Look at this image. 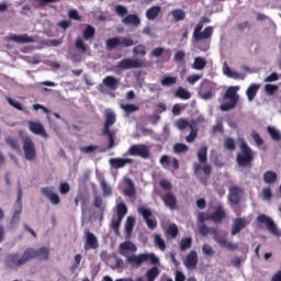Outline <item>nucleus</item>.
I'll return each instance as SVG.
<instances>
[{"label": "nucleus", "instance_id": "52", "mask_svg": "<svg viewBox=\"0 0 281 281\" xmlns=\"http://www.w3.org/2000/svg\"><path fill=\"white\" fill-rule=\"evenodd\" d=\"M267 131L271 136V138L274 139V142H280L281 135H280V132H278V130H276L274 127L268 126Z\"/></svg>", "mask_w": 281, "mask_h": 281}, {"label": "nucleus", "instance_id": "51", "mask_svg": "<svg viewBox=\"0 0 281 281\" xmlns=\"http://www.w3.org/2000/svg\"><path fill=\"white\" fill-rule=\"evenodd\" d=\"M193 69L201 71V69H205V59L201 57H196L193 63Z\"/></svg>", "mask_w": 281, "mask_h": 281}, {"label": "nucleus", "instance_id": "45", "mask_svg": "<svg viewBox=\"0 0 281 281\" xmlns=\"http://www.w3.org/2000/svg\"><path fill=\"white\" fill-rule=\"evenodd\" d=\"M167 236H170V238H177V236H179V228L177 227V224H171L168 226Z\"/></svg>", "mask_w": 281, "mask_h": 281}, {"label": "nucleus", "instance_id": "39", "mask_svg": "<svg viewBox=\"0 0 281 281\" xmlns=\"http://www.w3.org/2000/svg\"><path fill=\"white\" fill-rule=\"evenodd\" d=\"M192 247V237H186L180 240V251H187Z\"/></svg>", "mask_w": 281, "mask_h": 281}, {"label": "nucleus", "instance_id": "55", "mask_svg": "<svg viewBox=\"0 0 281 281\" xmlns=\"http://www.w3.org/2000/svg\"><path fill=\"white\" fill-rule=\"evenodd\" d=\"M134 55L135 56H142L144 57L146 55V46L145 45H137L136 47L133 48Z\"/></svg>", "mask_w": 281, "mask_h": 281}, {"label": "nucleus", "instance_id": "36", "mask_svg": "<svg viewBox=\"0 0 281 281\" xmlns=\"http://www.w3.org/2000/svg\"><path fill=\"white\" fill-rule=\"evenodd\" d=\"M127 213H128V209L126 207V204H124L123 202H120L116 205V216H117V218L124 220V216H126Z\"/></svg>", "mask_w": 281, "mask_h": 281}, {"label": "nucleus", "instance_id": "21", "mask_svg": "<svg viewBox=\"0 0 281 281\" xmlns=\"http://www.w3.org/2000/svg\"><path fill=\"white\" fill-rule=\"evenodd\" d=\"M116 119H115V113L114 112H105V122L103 126V133H109L111 132V126L115 124Z\"/></svg>", "mask_w": 281, "mask_h": 281}, {"label": "nucleus", "instance_id": "6", "mask_svg": "<svg viewBox=\"0 0 281 281\" xmlns=\"http://www.w3.org/2000/svg\"><path fill=\"white\" fill-rule=\"evenodd\" d=\"M128 155L132 157H142L143 159H148L150 157V149L144 144L132 145L128 149Z\"/></svg>", "mask_w": 281, "mask_h": 281}, {"label": "nucleus", "instance_id": "9", "mask_svg": "<svg viewBox=\"0 0 281 281\" xmlns=\"http://www.w3.org/2000/svg\"><path fill=\"white\" fill-rule=\"evenodd\" d=\"M199 95L202 100H212V98H214V83L204 80L202 82Z\"/></svg>", "mask_w": 281, "mask_h": 281}, {"label": "nucleus", "instance_id": "49", "mask_svg": "<svg viewBox=\"0 0 281 281\" xmlns=\"http://www.w3.org/2000/svg\"><path fill=\"white\" fill-rule=\"evenodd\" d=\"M122 221L123 220H120V217L111 221V228L113 229L116 236H120V225H122Z\"/></svg>", "mask_w": 281, "mask_h": 281}, {"label": "nucleus", "instance_id": "35", "mask_svg": "<svg viewBox=\"0 0 281 281\" xmlns=\"http://www.w3.org/2000/svg\"><path fill=\"white\" fill-rule=\"evenodd\" d=\"M159 278V268L157 267H151L146 271V279L147 281H155Z\"/></svg>", "mask_w": 281, "mask_h": 281}, {"label": "nucleus", "instance_id": "4", "mask_svg": "<svg viewBox=\"0 0 281 281\" xmlns=\"http://www.w3.org/2000/svg\"><path fill=\"white\" fill-rule=\"evenodd\" d=\"M126 261L130 265L142 267L144 262H150V265H159V258L154 252H144L139 255L126 256Z\"/></svg>", "mask_w": 281, "mask_h": 281}, {"label": "nucleus", "instance_id": "61", "mask_svg": "<svg viewBox=\"0 0 281 281\" xmlns=\"http://www.w3.org/2000/svg\"><path fill=\"white\" fill-rule=\"evenodd\" d=\"M103 200L102 196L97 195L94 196V207L98 210H101V212H104V206H102Z\"/></svg>", "mask_w": 281, "mask_h": 281}, {"label": "nucleus", "instance_id": "41", "mask_svg": "<svg viewBox=\"0 0 281 281\" xmlns=\"http://www.w3.org/2000/svg\"><path fill=\"white\" fill-rule=\"evenodd\" d=\"M172 18L175 21H184L186 20V11L181 9H175L171 11Z\"/></svg>", "mask_w": 281, "mask_h": 281}, {"label": "nucleus", "instance_id": "14", "mask_svg": "<svg viewBox=\"0 0 281 281\" xmlns=\"http://www.w3.org/2000/svg\"><path fill=\"white\" fill-rule=\"evenodd\" d=\"M249 225V222L245 217H237L234 220L231 234L232 236H236V234H240L245 227Z\"/></svg>", "mask_w": 281, "mask_h": 281}, {"label": "nucleus", "instance_id": "32", "mask_svg": "<svg viewBox=\"0 0 281 281\" xmlns=\"http://www.w3.org/2000/svg\"><path fill=\"white\" fill-rule=\"evenodd\" d=\"M175 97L179 98L180 100H190L192 98V93L186 90L183 87H178L175 91Z\"/></svg>", "mask_w": 281, "mask_h": 281}, {"label": "nucleus", "instance_id": "50", "mask_svg": "<svg viewBox=\"0 0 281 281\" xmlns=\"http://www.w3.org/2000/svg\"><path fill=\"white\" fill-rule=\"evenodd\" d=\"M103 135L109 139L108 148H113L115 146V132H103Z\"/></svg>", "mask_w": 281, "mask_h": 281}, {"label": "nucleus", "instance_id": "10", "mask_svg": "<svg viewBox=\"0 0 281 281\" xmlns=\"http://www.w3.org/2000/svg\"><path fill=\"white\" fill-rule=\"evenodd\" d=\"M119 69H139L144 67V61L139 59L125 58L117 64Z\"/></svg>", "mask_w": 281, "mask_h": 281}, {"label": "nucleus", "instance_id": "34", "mask_svg": "<svg viewBox=\"0 0 281 281\" xmlns=\"http://www.w3.org/2000/svg\"><path fill=\"white\" fill-rule=\"evenodd\" d=\"M198 159L200 164H207V146L203 145L199 148Z\"/></svg>", "mask_w": 281, "mask_h": 281}, {"label": "nucleus", "instance_id": "25", "mask_svg": "<svg viewBox=\"0 0 281 281\" xmlns=\"http://www.w3.org/2000/svg\"><path fill=\"white\" fill-rule=\"evenodd\" d=\"M201 170H202L203 175H205V177H210L212 175V166L204 165L203 167H201V164L193 162L194 175H199V172H201Z\"/></svg>", "mask_w": 281, "mask_h": 281}, {"label": "nucleus", "instance_id": "18", "mask_svg": "<svg viewBox=\"0 0 281 281\" xmlns=\"http://www.w3.org/2000/svg\"><path fill=\"white\" fill-rule=\"evenodd\" d=\"M199 262V255L196 254L195 250H191L184 260V265L187 269H195L196 265Z\"/></svg>", "mask_w": 281, "mask_h": 281}, {"label": "nucleus", "instance_id": "58", "mask_svg": "<svg viewBox=\"0 0 281 281\" xmlns=\"http://www.w3.org/2000/svg\"><path fill=\"white\" fill-rule=\"evenodd\" d=\"M261 196L263 201H271V196H272L271 188L269 187L263 188L261 191Z\"/></svg>", "mask_w": 281, "mask_h": 281}, {"label": "nucleus", "instance_id": "1", "mask_svg": "<svg viewBox=\"0 0 281 281\" xmlns=\"http://www.w3.org/2000/svg\"><path fill=\"white\" fill-rule=\"evenodd\" d=\"M239 148L240 151L236 156L237 166H239V168H251V164H254V159H256L254 150L245 140L239 144Z\"/></svg>", "mask_w": 281, "mask_h": 281}, {"label": "nucleus", "instance_id": "16", "mask_svg": "<svg viewBox=\"0 0 281 281\" xmlns=\"http://www.w3.org/2000/svg\"><path fill=\"white\" fill-rule=\"evenodd\" d=\"M243 190L238 188L237 186H232L229 188V193H228V201L233 203V205H238L240 203V193Z\"/></svg>", "mask_w": 281, "mask_h": 281}, {"label": "nucleus", "instance_id": "64", "mask_svg": "<svg viewBox=\"0 0 281 281\" xmlns=\"http://www.w3.org/2000/svg\"><path fill=\"white\" fill-rule=\"evenodd\" d=\"M69 190H71V188L69 187V183L61 182L59 184V192H60V194H68Z\"/></svg>", "mask_w": 281, "mask_h": 281}, {"label": "nucleus", "instance_id": "5", "mask_svg": "<svg viewBox=\"0 0 281 281\" xmlns=\"http://www.w3.org/2000/svg\"><path fill=\"white\" fill-rule=\"evenodd\" d=\"M23 151L26 161H34V159H36V147L34 146V140H32V138H23Z\"/></svg>", "mask_w": 281, "mask_h": 281}, {"label": "nucleus", "instance_id": "57", "mask_svg": "<svg viewBox=\"0 0 281 281\" xmlns=\"http://www.w3.org/2000/svg\"><path fill=\"white\" fill-rule=\"evenodd\" d=\"M108 49H114L117 45H121L119 37H113L106 41Z\"/></svg>", "mask_w": 281, "mask_h": 281}, {"label": "nucleus", "instance_id": "7", "mask_svg": "<svg viewBox=\"0 0 281 281\" xmlns=\"http://www.w3.org/2000/svg\"><path fill=\"white\" fill-rule=\"evenodd\" d=\"M26 252H29V260H34L38 258L40 260H49V248L42 247L35 249L33 247L26 248Z\"/></svg>", "mask_w": 281, "mask_h": 281}, {"label": "nucleus", "instance_id": "11", "mask_svg": "<svg viewBox=\"0 0 281 281\" xmlns=\"http://www.w3.org/2000/svg\"><path fill=\"white\" fill-rule=\"evenodd\" d=\"M41 192L48 199L52 205H60V196L54 192V187H44L41 189Z\"/></svg>", "mask_w": 281, "mask_h": 281}, {"label": "nucleus", "instance_id": "40", "mask_svg": "<svg viewBox=\"0 0 281 281\" xmlns=\"http://www.w3.org/2000/svg\"><path fill=\"white\" fill-rule=\"evenodd\" d=\"M160 85L162 87H172V85H177V77L166 76L161 79Z\"/></svg>", "mask_w": 281, "mask_h": 281}, {"label": "nucleus", "instance_id": "27", "mask_svg": "<svg viewBox=\"0 0 281 281\" xmlns=\"http://www.w3.org/2000/svg\"><path fill=\"white\" fill-rule=\"evenodd\" d=\"M103 85L108 89H111L112 91H115L117 89V85H120V79H117L113 76H106L103 79Z\"/></svg>", "mask_w": 281, "mask_h": 281}, {"label": "nucleus", "instance_id": "19", "mask_svg": "<svg viewBox=\"0 0 281 281\" xmlns=\"http://www.w3.org/2000/svg\"><path fill=\"white\" fill-rule=\"evenodd\" d=\"M203 22H199L193 31V36H212L214 34V27L206 26L203 32Z\"/></svg>", "mask_w": 281, "mask_h": 281}, {"label": "nucleus", "instance_id": "23", "mask_svg": "<svg viewBox=\"0 0 281 281\" xmlns=\"http://www.w3.org/2000/svg\"><path fill=\"white\" fill-rule=\"evenodd\" d=\"M226 213L225 210L223 209V206L218 205L214 213L210 216L211 221H213V223H223V220L225 218Z\"/></svg>", "mask_w": 281, "mask_h": 281}, {"label": "nucleus", "instance_id": "31", "mask_svg": "<svg viewBox=\"0 0 281 281\" xmlns=\"http://www.w3.org/2000/svg\"><path fill=\"white\" fill-rule=\"evenodd\" d=\"M5 41L8 43H10V41H12L13 43H34V37H30V36H8L5 37Z\"/></svg>", "mask_w": 281, "mask_h": 281}, {"label": "nucleus", "instance_id": "37", "mask_svg": "<svg viewBox=\"0 0 281 281\" xmlns=\"http://www.w3.org/2000/svg\"><path fill=\"white\" fill-rule=\"evenodd\" d=\"M154 243H155L156 247H158V249H160V251H166V241L164 240V238H161V235L155 234Z\"/></svg>", "mask_w": 281, "mask_h": 281}, {"label": "nucleus", "instance_id": "24", "mask_svg": "<svg viewBox=\"0 0 281 281\" xmlns=\"http://www.w3.org/2000/svg\"><path fill=\"white\" fill-rule=\"evenodd\" d=\"M161 200L168 209L175 210V207H177V196H175V194L167 193L161 196Z\"/></svg>", "mask_w": 281, "mask_h": 281}, {"label": "nucleus", "instance_id": "12", "mask_svg": "<svg viewBox=\"0 0 281 281\" xmlns=\"http://www.w3.org/2000/svg\"><path fill=\"white\" fill-rule=\"evenodd\" d=\"M138 214L143 216L144 221L147 224L148 229H155L157 227V221L151 220L150 216H153V212L144 206L138 207Z\"/></svg>", "mask_w": 281, "mask_h": 281}, {"label": "nucleus", "instance_id": "15", "mask_svg": "<svg viewBox=\"0 0 281 281\" xmlns=\"http://www.w3.org/2000/svg\"><path fill=\"white\" fill-rule=\"evenodd\" d=\"M99 247L100 244L98 243V237L93 233L87 231L85 244L86 251H89V249H98Z\"/></svg>", "mask_w": 281, "mask_h": 281}, {"label": "nucleus", "instance_id": "13", "mask_svg": "<svg viewBox=\"0 0 281 281\" xmlns=\"http://www.w3.org/2000/svg\"><path fill=\"white\" fill-rule=\"evenodd\" d=\"M29 131H31L33 135H41V137H45V139L48 137L45 126H43V123L38 121H29Z\"/></svg>", "mask_w": 281, "mask_h": 281}, {"label": "nucleus", "instance_id": "63", "mask_svg": "<svg viewBox=\"0 0 281 281\" xmlns=\"http://www.w3.org/2000/svg\"><path fill=\"white\" fill-rule=\"evenodd\" d=\"M265 89L268 95H273V93L278 91V86L268 83L266 85Z\"/></svg>", "mask_w": 281, "mask_h": 281}, {"label": "nucleus", "instance_id": "46", "mask_svg": "<svg viewBox=\"0 0 281 281\" xmlns=\"http://www.w3.org/2000/svg\"><path fill=\"white\" fill-rule=\"evenodd\" d=\"M224 147L226 148V150H231L232 153L236 150V142L234 140V138L227 137L224 140Z\"/></svg>", "mask_w": 281, "mask_h": 281}, {"label": "nucleus", "instance_id": "59", "mask_svg": "<svg viewBox=\"0 0 281 281\" xmlns=\"http://www.w3.org/2000/svg\"><path fill=\"white\" fill-rule=\"evenodd\" d=\"M115 12L119 14V16H126V14H128V9L122 4H117L115 7Z\"/></svg>", "mask_w": 281, "mask_h": 281}, {"label": "nucleus", "instance_id": "47", "mask_svg": "<svg viewBox=\"0 0 281 281\" xmlns=\"http://www.w3.org/2000/svg\"><path fill=\"white\" fill-rule=\"evenodd\" d=\"M176 126L179 131H186V128H190V126H194V124H190L186 119H180L177 121Z\"/></svg>", "mask_w": 281, "mask_h": 281}, {"label": "nucleus", "instance_id": "20", "mask_svg": "<svg viewBox=\"0 0 281 281\" xmlns=\"http://www.w3.org/2000/svg\"><path fill=\"white\" fill-rule=\"evenodd\" d=\"M109 164L111 168H114V170H120V168H124L126 164H133V159L131 158H111L109 160Z\"/></svg>", "mask_w": 281, "mask_h": 281}, {"label": "nucleus", "instance_id": "33", "mask_svg": "<svg viewBox=\"0 0 281 281\" xmlns=\"http://www.w3.org/2000/svg\"><path fill=\"white\" fill-rule=\"evenodd\" d=\"M258 89H260V86L256 85V83H252L247 88L246 94H247V98H248L249 102H252V100L256 99V95L258 93Z\"/></svg>", "mask_w": 281, "mask_h": 281}, {"label": "nucleus", "instance_id": "3", "mask_svg": "<svg viewBox=\"0 0 281 281\" xmlns=\"http://www.w3.org/2000/svg\"><path fill=\"white\" fill-rule=\"evenodd\" d=\"M238 89H240L238 86L229 87L224 95L223 100L228 102L222 103L220 105L221 111H232L233 109H236V105L238 104V100H240V97L238 95Z\"/></svg>", "mask_w": 281, "mask_h": 281}, {"label": "nucleus", "instance_id": "17", "mask_svg": "<svg viewBox=\"0 0 281 281\" xmlns=\"http://www.w3.org/2000/svg\"><path fill=\"white\" fill-rule=\"evenodd\" d=\"M215 241L220 247H223V249H227L228 251H237L238 249V244L228 241L225 237H215Z\"/></svg>", "mask_w": 281, "mask_h": 281}, {"label": "nucleus", "instance_id": "53", "mask_svg": "<svg viewBox=\"0 0 281 281\" xmlns=\"http://www.w3.org/2000/svg\"><path fill=\"white\" fill-rule=\"evenodd\" d=\"M173 153L179 155L180 153H188V145L183 143H177L173 145Z\"/></svg>", "mask_w": 281, "mask_h": 281}, {"label": "nucleus", "instance_id": "22", "mask_svg": "<svg viewBox=\"0 0 281 281\" xmlns=\"http://www.w3.org/2000/svg\"><path fill=\"white\" fill-rule=\"evenodd\" d=\"M119 251L121 256H126V251H132V254H135V251H137V246H135V244L132 241H124L120 244Z\"/></svg>", "mask_w": 281, "mask_h": 281}, {"label": "nucleus", "instance_id": "42", "mask_svg": "<svg viewBox=\"0 0 281 281\" xmlns=\"http://www.w3.org/2000/svg\"><path fill=\"white\" fill-rule=\"evenodd\" d=\"M121 109H123L127 115H131V113H135V111H138L139 106L135 104L126 103V104H121Z\"/></svg>", "mask_w": 281, "mask_h": 281}, {"label": "nucleus", "instance_id": "26", "mask_svg": "<svg viewBox=\"0 0 281 281\" xmlns=\"http://www.w3.org/2000/svg\"><path fill=\"white\" fill-rule=\"evenodd\" d=\"M124 183L127 184V188L123 190V193L130 199L133 198L136 194L135 183L130 178H124Z\"/></svg>", "mask_w": 281, "mask_h": 281}, {"label": "nucleus", "instance_id": "28", "mask_svg": "<svg viewBox=\"0 0 281 281\" xmlns=\"http://www.w3.org/2000/svg\"><path fill=\"white\" fill-rule=\"evenodd\" d=\"M159 14H161V7L153 5L146 11V19L147 21H155Z\"/></svg>", "mask_w": 281, "mask_h": 281}, {"label": "nucleus", "instance_id": "8", "mask_svg": "<svg viewBox=\"0 0 281 281\" xmlns=\"http://www.w3.org/2000/svg\"><path fill=\"white\" fill-rule=\"evenodd\" d=\"M257 223L259 225H265L268 229V232H270V234H273L274 236H278V226H276V222H273V220H271V217L267 216L266 214H259L257 216Z\"/></svg>", "mask_w": 281, "mask_h": 281}, {"label": "nucleus", "instance_id": "2", "mask_svg": "<svg viewBox=\"0 0 281 281\" xmlns=\"http://www.w3.org/2000/svg\"><path fill=\"white\" fill-rule=\"evenodd\" d=\"M30 252H27V249L24 250V252L21 255L19 252H12L7 255L4 259V266L7 269H12L13 271H18L23 267V265H27L30 262Z\"/></svg>", "mask_w": 281, "mask_h": 281}, {"label": "nucleus", "instance_id": "43", "mask_svg": "<svg viewBox=\"0 0 281 281\" xmlns=\"http://www.w3.org/2000/svg\"><path fill=\"white\" fill-rule=\"evenodd\" d=\"M135 227V217L128 216L125 223L126 234H133V228Z\"/></svg>", "mask_w": 281, "mask_h": 281}, {"label": "nucleus", "instance_id": "62", "mask_svg": "<svg viewBox=\"0 0 281 281\" xmlns=\"http://www.w3.org/2000/svg\"><path fill=\"white\" fill-rule=\"evenodd\" d=\"M202 251L205 256H214V249L209 244L203 245Z\"/></svg>", "mask_w": 281, "mask_h": 281}, {"label": "nucleus", "instance_id": "54", "mask_svg": "<svg viewBox=\"0 0 281 281\" xmlns=\"http://www.w3.org/2000/svg\"><path fill=\"white\" fill-rule=\"evenodd\" d=\"M5 100L11 106H13V109H16L18 111H23V104H21L19 101L13 100L10 97H7Z\"/></svg>", "mask_w": 281, "mask_h": 281}, {"label": "nucleus", "instance_id": "56", "mask_svg": "<svg viewBox=\"0 0 281 281\" xmlns=\"http://www.w3.org/2000/svg\"><path fill=\"white\" fill-rule=\"evenodd\" d=\"M250 137L254 138V142L255 144H257V146H262L265 144V140L262 139V137H260V134L256 131L251 132Z\"/></svg>", "mask_w": 281, "mask_h": 281}, {"label": "nucleus", "instance_id": "44", "mask_svg": "<svg viewBox=\"0 0 281 281\" xmlns=\"http://www.w3.org/2000/svg\"><path fill=\"white\" fill-rule=\"evenodd\" d=\"M190 134L186 137V140L189 143L194 142L196 139V135L199 134V128H196V125H190Z\"/></svg>", "mask_w": 281, "mask_h": 281}, {"label": "nucleus", "instance_id": "29", "mask_svg": "<svg viewBox=\"0 0 281 281\" xmlns=\"http://www.w3.org/2000/svg\"><path fill=\"white\" fill-rule=\"evenodd\" d=\"M122 23L124 25H134L137 27L142 23V20H139V16L135 14H128L122 20Z\"/></svg>", "mask_w": 281, "mask_h": 281}, {"label": "nucleus", "instance_id": "60", "mask_svg": "<svg viewBox=\"0 0 281 281\" xmlns=\"http://www.w3.org/2000/svg\"><path fill=\"white\" fill-rule=\"evenodd\" d=\"M101 190H103L104 196H111L112 189L111 187L106 183V181L101 182Z\"/></svg>", "mask_w": 281, "mask_h": 281}, {"label": "nucleus", "instance_id": "30", "mask_svg": "<svg viewBox=\"0 0 281 281\" xmlns=\"http://www.w3.org/2000/svg\"><path fill=\"white\" fill-rule=\"evenodd\" d=\"M263 181L268 186H273L278 181V173L276 171L268 170L263 173Z\"/></svg>", "mask_w": 281, "mask_h": 281}, {"label": "nucleus", "instance_id": "48", "mask_svg": "<svg viewBox=\"0 0 281 281\" xmlns=\"http://www.w3.org/2000/svg\"><path fill=\"white\" fill-rule=\"evenodd\" d=\"M75 47L78 49V52H81V54H87V49H89V47L85 45L82 38H77Z\"/></svg>", "mask_w": 281, "mask_h": 281}, {"label": "nucleus", "instance_id": "38", "mask_svg": "<svg viewBox=\"0 0 281 281\" xmlns=\"http://www.w3.org/2000/svg\"><path fill=\"white\" fill-rule=\"evenodd\" d=\"M4 142L7 146H10L13 150H19L21 146L19 145V140L16 138H12L11 136H8L4 138Z\"/></svg>", "mask_w": 281, "mask_h": 281}]
</instances>
